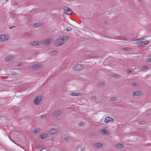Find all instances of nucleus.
I'll return each mask as SVG.
<instances>
[{
	"mask_svg": "<svg viewBox=\"0 0 151 151\" xmlns=\"http://www.w3.org/2000/svg\"><path fill=\"white\" fill-rule=\"evenodd\" d=\"M68 37L69 36H64L61 37L60 38L58 39L55 42L54 45L57 47L63 44L65 42L68 40Z\"/></svg>",
	"mask_w": 151,
	"mask_h": 151,
	"instance_id": "1",
	"label": "nucleus"
},
{
	"mask_svg": "<svg viewBox=\"0 0 151 151\" xmlns=\"http://www.w3.org/2000/svg\"><path fill=\"white\" fill-rule=\"evenodd\" d=\"M42 97L41 96H37L34 100V102L36 105H38L41 103V101Z\"/></svg>",
	"mask_w": 151,
	"mask_h": 151,
	"instance_id": "2",
	"label": "nucleus"
},
{
	"mask_svg": "<svg viewBox=\"0 0 151 151\" xmlns=\"http://www.w3.org/2000/svg\"><path fill=\"white\" fill-rule=\"evenodd\" d=\"M63 111L62 110H55L52 114V115L54 116H57L62 114Z\"/></svg>",
	"mask_w": 151,
	"mask_h": 151,
	"instance_id": "3",
	"label": "nucleus"
},
{
	"mask_svg": "<svg viewBox=\"0 0 151 151\" xmlns=\"http://www.w3.org/2000/svg\"><path fill=\"white\" fill-rule=\"evenodd\" d=\"M52 41V39L51 38H50L44 40L43 41V43L44 45H46L51 44Z\"/></svg>",
	"mask_w": 151,
	"mask_h": 151,
	"instance_id": "4",
	"label": "nucleus"
},
{
	"mask_svg": "<svg viewBox=\"0 0 151 151\" xmlns=\"http://www.w3.org/2000/svg\"><path fill=\"white\" fill-rule=\"evenodd\" d=\"M42 42L40 41H34L30 43L29 44L31 46H38L42 44Z\"/></svg>",
	"mask_w": 151,
	"mask_h": 151,
	"instance_id": "5",
	"label": "nucleus"
},
{
	"mask_svg": "<svg viewBox=\"0 0 151 151\" xmlns=\"http://www.w3.org/2000/svg\"><path fill=\"white\" fill-rule=\"evenodd\" d=\"M63 9H64V13L67 14L69 15L72 13V11L70 8L65 7Z\"/></svg>",
	"mask_w": 151,
	"mask_h": 151,
	"instance_id": "6",
	"label": "nucleus"
},
{
	"mask_svg": "<svg viewBox=\"0 0 151 151\" xmlns=\"http://www.w3.org/2000/svg\"><path fill=\"white\" fill-rule=\"evenodd\" d=\"M50 134L52 135H54L57 134L58 131L57 129L52 128L49 131Z\"/></svg>",
	"mask_w": 151,
	"mask_h": 151,
	"instance_id": "7",
	"label": "nucleus"
},
{
	"mask_svg": "<svg viewBox=\"0 0 151 151\" xmlns=\"http://www.w3.org/2000/svg\"><path fill=\"white\" fill-rule=\"evenodd\" d=\"M8 39L7 36L6 35H0V42L7 40Z\"/></svg>",
	"mask_w": 151,
	"mask_h": 151,
	"instance_id": "8",
	"label": "nucleus"
},
{
	"mask_svg": "<svg viewBox=\"0 0 151 151\" xmlns=\"http://www.w3.org/2000/svg\"><path fill=\"white\" fill-rule=\"evenodd\" d=\"M114 121V119L113 118L109 117H106L104 120V122L106 123H108L109 121L113 122Z\"/></svg>",
	"mask_w": 151,
	"mask_h": 151,
	"instance_id": "9",
	"label": "nucleus"
},
{
	"mask_svg": "<svg viewBox=\"0 0 151 151\" xmlns=\"http://www.w3.org/2000/svg\"><path fill=\"white\" fill-rule=\"evenodd\" d=\"M133 94L134 96H139L142 95V92L139 91H136L133 93Z\"/></svg>",
	"mask_w": 151,
	"mask_h": 151,
	"instance_id": "10",
	"label": "nucleus"
},
{
	"mask_svg": "<svg viewBox=\"0 0 151 151\" xmlns=\"http://www.w3.org/2000/svg\"><path fill=\"white\" fill-rule=\"evenodd\" d=\"M99 132L103 135H107L108 134V131L106 129H102L99 130Z\"/></svg>",
	"mask_w": 151,
	"mask_h": 151,
	"instance_id": "11",
	"label": "nucleus"
},
{
	"mask_svg": "<svg viewBox=\"0 0 151 151\" xmlns=\"http://www.w3.org/2000/svg\"><path fill=\"white\" fill-rule=\"evenodd\" d=\"M82 65H75L73 67V69L75 70H78L82 69Z\"/></svg>",
	"mask_w": 151,
	"mask_h": 151,
	"instance_id": "12",
	"label": "nucleus"
},
{
	"mask_svg": "<svg viewBox=\"0 0 151 151\" xmlns=\"http://www.w3.org/2000/svg\"><path fill=\"white\" fill-rule=\"evenodd\" d=\"M41 67V65L39 64H35L34 65H32L30 66L31 69L35 70L37 68H39Z\"/></svg>",
	"mask_w": 151,
	"mask_h": 151,
	"instance_id": "13",
	"label": "nucleus"
},
{
	"mask_svg": "<svg viewBox=\"0 0 151 151\" xmlns=\"http://www.w3.org/2000/svg\"><path fill=\"white\" fill-rule=\"evenodd\" d=\"M42 24L40 22H37V23H35L34 24L33 27L35 28L40 27H42Z\"/></svg>",
	"mask_w": 151,
	"mask_h": 151,
	"instance_id": "14",
	"label": "nucleus"
},
{
	"mask_svg": "<svg viewBox=\"0 0 151 151\" xmlns=\"http://www.w3.org/2000/svg\"><path fill=\"white\" fill-rule=\"evenodd\" d=\"M84 148L81 147L80 146H79L76 147V151H83L84 150Z\"/></svg>",
	"mask_w": 151,
	"mask_h": 151,
	"instance_id": "15",
	"label": "nucleus"
},
{
	"mask_svg": "<svg viewBox=\"0 0 151 151\" xmlns=\"http://www.w3.org/2000/svg\"><path fill=\"white\" fill-rule=\"evenodd\" d=\"M14 57L11 56H8L5 58V60L6 61H10L12 60Z\"/></svg>",
	"mask_w": 151,
	"mask_h": 151,
	"instance_id": "16",
	"label": "nucleus"
},
{
	"mask_svg": "<svg viewBox=\"0 0 151 151\" xmlns=\"http://www.w3.org/2000/svg\"><path fill=\"white\" fill-rule=\"evenodd\" d=\"M57 52L56 51H52L49 52V54L50 55H55L57 53Z\"/></svg>",
	"mask_w": 151,
	"mask_h": 151,
	"instance_id": "17",
	"label": "nucleus"
},
{
	"mask_svg": "<svg viewBox=\"0 0 151 151\" xmlns=\"http://www.w3.org/2000/svg\"><path fill=\"white\" fill-rule=\"evenodd\" d=\"M71 95L72 96H79L81 95V93H72L71 94Z\"/></svg>",
	"mask_w": 151,
	"mask_h": 151,
	"instance_id": "18",
	"label": "nucleus"
},
{
	"mask_svg": "<svg viewBox=\"0 0 151 151\" xmlns=\"http://www.w3.org/2000/svg\"><path fill=\"white\" fill-rule=\"evenodd\" d=\"M117 100V98L116 97H114L111 98L110 100L111 101H116Z\"/></svg>",
	"mask_w": 151,
	"mask_h": 151,
	"instance_id": "19",
	"label": "nucleus"
},
{
	"mask_svg": "<svg viewBox=\"0 0 151 151\" xmlns=\"http://www.w3.org/2000/svg\"><path fill=\"white\" fill-rule=\"evenodd\" d=\"M40 136L42 139H43L47 137V135L46 134H42L40 135Z\"/></svg>",
	"mask_w": 151,
	"mask_h": 151,
	"instance_id": "20",
	"label": "nucleus"
},
{
	"mask_svg": "<svg viewBox=\"0 0 151 151\" xmlns=\"http://www.w3.org/2000/svg\"><path fill=\"white\" fill-rule=\"evenodd\" d=\"M105 83L104 82H101L97 84V86H102L105 84Z\"/></svg>",
	"mask_w": 151,
	"mask_h": 151,
	"instance_id": "21",
	"label": "nucleus"
},
{
	"mask_svg": "<svg viewBox=\"0 0 151 151\" xmlns=\"http://www.w3.org/2000/svg\"><path fill=\"white\" fill-rule=\"evenodd\" d=\"M102 145L101 144V143H97L96 144V146L97 147V148H99L101 147Z\"/></svg>",
	"mask_w": 151,
	"mask_h": 151,
	"instance_id": "22",
	"label": "nucleus"
},
{
	"mask_svg": "<svg viewBox=\"0 0 151 151\" xmlns=\"http://www.w3.org/2000/svg\"><path fill=\"white\" fill-rule=\"evenodd\" d=\"M47 114H43L42 115L40 116L39 117L40 118H41L42 119H43V118H45L46 117Z\"/></svg>",
	"mask_w": 151,
	"mask_h": 151,
	"instance_id": "23",
	"label": "nucleus"
},
{
	"mask_svg": "<svg viewBox=\"0 0 151 151\" xmlns=\"http://www.w3.org/2000/svg\"><path fill=\"white\" fill-rule=\"evenodd\" d=\"M113 77H115L116 78H118L120 77V76L118 74H114L113 75Z\"/></svg>",
	"mask_w": 151,
	"mask_h": 151,
	"instance_id": "24",
	"label": "nucleus"
},
{
	"mask_svg": "<svg viewBox=\"0 0 151 151\" xmlns=\"http://www.w3.org/2000/svg\"><path fill=\"white\" fill-rule=\"evenodd\" d=\"M145 37H143L141 38H139L138 39L134 40H133L134 41H135L137 40H144V39Z\"/></svg>",
	"mask_w": 151,
	"mask_h": 151,
	"instance_id": "25",
	"label": "nucleus"
},
{
	"mask_svg": "<svg viewBox=\"0 0 151 151\" xmlns=\"http://www.w3.org/2000/svg\"><path fill=\"white\" fill-rule=\"evenodd\" d=\"M40 129H38V128H36L35 129V133H37L40 132Z\"/></svg>",
	"mask_w": 151,
	"mask_h": 151,
	"instance_id": "26",
	"label": "nucleus"
},
{
	"mask_svg": "<svg viewBox=\"0 0 151 151\" xmlns=\"http://www.w3.org/2000/svg\"><path fill=\"white\" fill-rule=\"evenodd\" d=\"M116 147L119 148H121L122 147V145L120 144H118L116 145Z\"/></svg>",
	"mask_w": 151,
	"mask_h": 151,
	"instance_id": "27",
	"label": "nucleus"
},
{
	"mask_svg": "<svg viewBox=\"0 0 151 151\" xmlns=\"http://www.w3.org/2000/svg\"><path fill=\"white\" fill-rule=\"evenodd\" d=\"M148 68V67L146 65L143 66L142 67V68L143 70L147 69Z\"/></svg>",
	"mask_w": 151,
	"mask_h": 151,
	"instance_id": "28",
	"label": "nucleus"
},
{
	"mask_svg": "<svg viewBox=\"0 0 151 151\" xmlns=\"http://www.w3.org/2000/svg\"><path fill=\"white\" fill-rule=\"evenodd\" d=\"M142 43V42H141V41H138L134 43L137 45H140V44H141Z\"/></svg>",
	"mask_w": 151,
	"mask_h": 151,
	"instance_id": "29",
	"label": "nucleus"
},
{
	"mask_svg": "<svg viewBox=\"0 0 151 151\" xmlns=\"http://www.w3.org/2000/svg\"><path fill=\"white\" fill-rule=\"evenodd\" d=\"M145 122L142 121H141L138 122V124L140 125H144L145 124Z\"/></svg>",
	"mask_w": 151,
	"mask_h": 151,
	"instance_id": "30",
	"label": "nucleus"
},
{
	"mask_svg": "<svg viewBox=\"0 0 151 151\" xmlns=\"http://www.w3.org/2000/svg\"><path fill=\"white\" fill-rule=\"evenodd\" d=\"M131 85L132 86H137L138 85L137 84V83H132V84H131Z\"/></svg>",
	"mask_w": 151,
	"mask_h": 151,
	"instance_id": "31",
	"label": "nucleus"
},
{
	"mask_svg": "<svg viewBox=\"0 0 151 151\" xmlns=\"http://www.w3.org/2000/svg\"><path fill=\"white\" fill-rule=\"evenodd\" d=\"M143 42H144V45H146V44H148L149 42V41L148 40H146L145 41H144Z\"/></svg>",
	"mask_w": 151,
	"mask_h": 151,
	"instance_id": "32",
	"label": "nucleus"
},
{
	"mask_svg": "<svg viewBox=\"0 0 151 151\" xmlns=\"http://www.w3.org/2000/svg\"><path fill=\"white\" fill-rule=\"evenodd\" d=\"M69 138L67 137H65L64 138V140L66 142H68L69 140Z\"/></svg>",
	"mask_w": 151,
	"mask_h": 151,
	"instance_id": "33",
	"label": "nucleus"
},
{
	"mask_svg": "<svg viewBox=\"0 0 151 151\" xmlns=\"http://www.w3.org/2000/svg\"><path fill=\"white\" fill-rule=\"evenodd\" d=\"M72 28H70V27H68L67 28L66 30L67 31L69 32V31H71L72 30Z\"/></svg>",
	"mask_w": 151,
	"mask_h": 151,
	"instance_id": "34",
	"label": "nucleus"
},
{
	"mask_svg": "<svg viewBox=\"0 0 151 151\" xmlns=\"http://www.w3.org/2000/svg\"><path fill=\"white\" fill-rule=\"evenodd\" d=\"M84 124V123L83 122H81L79 123V126H83Z\"/></svg>",
	"mask_w": 151,
	"mask_h": 151,
	"instance_id": "35",
	"label": "nucleus"
},
{
	"mask_svg": "<svg viewBox=\"0 0 151 151\" xmlns=\"http://www.w3.org/2000/svg\"><path fill=\"white\" fill-rule=\"evenodd\" d=\"M12 75L14 76H16L17 75V74L15 72L12 73Z\"/></svg>",
	"mask_w": 151,
	"mask_h": 151,
	"instance_id": "36",
	"label": "nucleus"
},
{
	"mask_svg": "<svg viewBox=\"0 0 151 151\" xmlns=\"http://www.w3.org/2000/svg\"><path fill=\"white\" fill-rule=\"evenodd\" d=\"M96 96H93L91 97V99H96Z\"/></svg>",
	"mask_w": 151,
	"mask_h": 151,
	"instance_id": "37",
	"label": "nucleus"
},
{
	"mask_svg": "<svg viewBox=\"0 0 151 151\" xmlns=\"http://www.w3.org/2000/svg\"><path fill=\"white\" fill-rule=\"evenodd\" d=\"M132 72V70H127V73H131Z\"/></svg>",
	"mask_w": 151,
	"mask_h": 151,
	"instance_id": "38",
	"label": "nucleus"
},
{
	"mask_svg": "<svg viewBox=\"0 0 151 151\" xmlns=\"http://www.w3.org/2000/svg\"><path fill=\"white\" fill-rule=\"evenodd\" d=\"M23 65V63H20L18 64V66H20Z\"/></svg>",
	"mask_w": 151,
	"mask_h": 151,
	"instance_id": "39",
	"label": "nucleus"
},
{
	"mask_svg": "<svg viewBox=\"0 0 151 151\" xmlns=\"http://www.w3.org/2000/svg\"><path fill=\"white\" fill-rule=\"evenodd\" d=\"M129 48L128 47H125L124 48V50H129Z\"/></svg>",
	"mask_w": 151,
	"mask_h": 151,
	"instance_id": "40",
	"label": "nucleus"
},
{
	"mask_svg": "<svg viewBox=\"0 0 151 151\" xmlns=\"http://www.w3.org/2000/svg\"><path fill=\"white\" fill-rule=\"evenodd\" d=\"M147 60L149 62H151V58H147Z\"/></svg>",
	"mask_w": 151,
	"mask_h": 151,
	"instance_id": "41",
	"label": "nucleus"
},
{
	"mask_svg": "<svg viewBox=\"0 0 151 151\" xmlns=\"http://www.w3.org/2000/svg\"><path fill=\"white\" fill-rule=\"evenodd\" d=\"M15 27V26H11V27H9V28L10 29H12V28H13Z\"/></svg>",
	"mask_w": 151,
	"mask_h": 151,
	"instance_id": "42",
	"label": "nucleus"
},
{
	"mask_svg": "<svg viewBox=\"0 0 151 151\" xmlns=\"http://www.w3.org/2000/svg\"><path fill=\"white\" fill-rule=\"evenodd\" d=\"M42 151H47L45 149H41Z\"/></svg>",
	"mask_w": 151,
	"mask_h": 151,
	"instance_id": "43",
	"label": "nucleus"
},
{
	"mask_svg": "<svg viewBox=\"0 0 151 151\" xmlns=\"http://www.w3.org/2000/svg\"><path fill=\"white\" fill-rule=\"evenodd\" d=\"M141 42H142L141 44H140V45H144V42L143 41H141Z\"/></svg>",
	"mask_w": 151,
	"mask_h": 151,
	"instance_id": "44",
	"label": "nucleus"
},
{
	"mask_svg": "<svg viewBox=\"0 0 151 151\" xmlns=\"http://www.w3.org/2000/svg\"><path fill=\"white\" fill-rule=\"evenodd\" d=\"M18 4V3L17 2H15L14 3L15 5H17Z\"/></svg>",
	"mask_w": 151,
	"mask_h": 151,
	"instance_id": "45",
	"label": "nucleus"
},
{
	"mask_svg": "<svg viewBox=\"0 0 151 151\" xmlns=\"http://www.w3.org/2000/svg\"><path fill=\"white\" fill-rule=\"evenodd\" d=\"M104 24H107V22H104Z\"/></svg>",
	"mask_w": 151,
	"mask_h": 151,
	"instance_id": "46",
	"label": "nucleus"
},
{
	"mask_svg": "<svg viewBox=\"0 0 151 151\" xmlns=\"http://www.w3.org/2000/svg\"><path fill=\"white\" fill-rule=\"evenodd\" d=\"M124 40H125V41L127 40V39L126 38H124Z\"/></svg>",
	"mask_w": 151,
	"mask_h": 151,
	"instance_id": "47",
	"label": "nucleus"
},
{
	"mask_svg": "<svg viewBox=\"0 0 151 151\" xmlns=\"http://www.w3.org/2000/svg\"><path fill=\"white\" fill-rule=\"evenodd\" d=\"M51 141H53V138H52L51 139Z\"/></svg>",
	"mask_w": 151,
	"mask_h": 151,
	"instance_id": "48",
	"label": "nucleus"
}]
</instances>
